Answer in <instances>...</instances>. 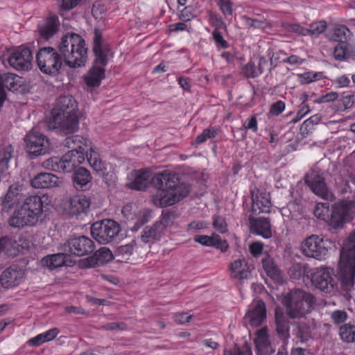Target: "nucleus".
I'll return each instance as SVG.
<instances>
[{
	"label": "nucleus",
	"instance_id": "nucleus-48",
	"mask_svg": "<svg viewBox=\"0 0 355 355\" xmlns=\"http://www.w3.org/2000/svg\"><path fill=\"white\" fill-rule=\"evenodd\" d=\"M327 28V23L324 21H320L313 23L308 31L307 35L318 36L321 34Z\"/></svg>",
	"mask_w": 355,
	"mask_h": 355
},
{
	"label": "nucleus",
	"instance_id": "nucleus-58",
	"mask_svg": "<svg viewBox=\"0 0 355 355\" xmlns=\"http://www.w3.org/2000/svg\"><path fill=\"white\" fill-rule=\"evenodd\" d=\"M212 247L220 249L223 252H225L227 250L229 245L225 240H223L219 235L216 234Z\"/></svg>",
	"mask_w": 355,
	"mask_h": 355
},
{
	"label": "nucleus",
	"instance_id": "nucleus-15",
	"mask_svg": "<svg viewBox=\"0 0 355 355\" xmlns=\"http://www.w3.org/2000/svg\"><path fill=\"white\" fill-rule=\"evenodd\" d=\"M250 193L252 211L254 214L258 215L261 213H269L270 211L271 202L268 192L255 188L250 191Z\"/></svg>",
	"mask_w": 355,
	"mask_h": 355
},
{
	"label": "nucleus",
	"instance_id": "nucleus-28",
	"mask_svg": "<svg viewBox=\"0 0 355 355\" xmlns=\"http://www.w3.org/2000/svg\"><path fill=\"white\" fill-rule=\"evenodd\" d=\"M58 17L53 16L49 17L43 24L38 25V31L40 37L44 40H49L58 31Z\"/></svg>",
	"mask_w": 355,
	"mask_h": 355
},
{
	"label": "nucleus",
	"instance_id": "nucleus-5",
	"mask_svg": "<svg viewBox=\"0 0 355 355\" xmlns=\"http://www.w3.org/2000/svg\"><path fill=\"white\" fill-rule=\"evenodd\" d=\"M338 268V275L343 286H352L355 277V230L343 243L340 254Z\"/></svg>",
	"mask_w": 355,
	"mask_h": 355
},
{
	"label": "nucleus",
	"instance_id": "nucleus-25",
	"mask_svg": "<svg viewBox=\"0 0 355 355\" xmlns=\"http://www.w3.org/2000/svg\"><path fill=\"white\" fill-rule=\"evenodd\" d=\"M254 343L258 355H271L275 352L269 341L266 328H262L257 331Z\"/></svg>",
	"mask_w": 355,
	"mask_h": 355
},
{
	"label": "nucleus",
	"instance_id": "nucleus-60",
	"mask_svg": "<svg viewBox=\"0 0 355 355\" xmlns=\"http://www.w3.org/2000/svg\"><path fill=\"white\" fill-rule=\"evenodd\" d=\"M285 109V103L282 101H278L273 103L270 110V112L275 116L279 115Z\"/></svg>",
	"mask_w": 355,
	"mask_h": 355
},
{
	"label": "nucleus",
	"instance_id": "nucleus-18",
	"mask_svg": "<svg viewBox=\"0 0 355 355\" xmlns=\"http://www.w3.org/2000/svg\"><path fill=\"white\" fill-rule=\"evenodd\" d=\"M306 184L318 196L325 199L328 198L329 193L324 178L318 172L310 171L305 179Z\"/></svg>",
	"mask_w": 355,
	"mask_h": 355
},
{
	"label": "nucleus",
	"instance_id": "nucleus-38",
	"mask_svg": "<svg viewBox=\"0 0 355 355\" xmlns=\"http://www.w3.org/2000/svg\"><path fill=\"white\" fill-rule=\"evenodd\" d=\"M19 77L14 73H7L0 76V86L9 91H16L19 86Z\"/></svg>",
	"mask_w": 355,
	"mask_h": 355
},
{
	"label": "nucleus",
	"instance_id": "nucleus-7",
	"mask_svg": "<svg viewBox=\"0 0 355 355\" xmlns=\"http://www.w3.org/2000/svg\"><path fill=\"white\" fill-rule=\"evenodd\" d=\"M63 58L53 47L40 49L36 54V62L42 72L49 75H55L62 65Z\"/></svg>",
	"mask_w": 355,
	"mask_h": 355
},
{
	"label": "nucleus",
	"instance_id": "nucleus-54",
	"mask_svg": "<svg viewBox=\"0 0 355 355\" xmlns=\"http://www.w3.org/2000/svg\"><path fill=\"white\" fill-rule=\"evenodd\" d=\"M213 226L220 233H225L227 230L225 219L219 216H214Z\"/></svg>",
	"mask_w": 355,
	"mask_h": 355
},
{
	"label": "nucleus",
	"instance_id": "nucleus-34",
	"mask_svg": "<svg viewBox=\"0 0 355 355\" xmlns=\"http://www.w3.org/2000/svg\"><path fill=\"white\" fill-rule=\"evenodd\" d=\"M87 154V161L92 168L99 175H103L105 180L107 182L109 173L105 174L106 164L103 162L97 152L91 150L89 154Z\"/></svg>",
	"mask_w": 355,
	"mask_h": 355
},
{
	"label": "nucleus",
	"instance_id": "nucleus-8",
	"mask_svg": "<svg viewBox=\"0 0 355 355\" xmlns=\"http://www.w3.org/2000/svg\"><path fill=\"white\" fill-rule=\"evenodd\" d=\"M120 232V225L112 219L95 222L91 227V234L93 238L101 244L112 242Z\"/></svg>",
	"mask_w": 355,
	"mask_h": 355
},
{
	"label": "nucleus",
	"instance_id": "nucleus-59",
	"mask_svg": "<svg viewBox=\"0 0 355 355\" xmlns=\"http://www.w3.org/2000/svg\"><path fill=\"white\" fill-rule=\"evenodd\" d=\"M126 324L124 322H110L103 326V329L107 331L124 330L126 329Z\"/></svg>",
	"mask_w": 355,
	"mask_h": 355
},
{
	"label": "nucleus",
	"instance_id": "nucleus-1",
	"mask_svg": "<svg viewBox=\"0 0 355 355\" xmlns=\"http://www.w3.org/2000/svg\"><path fill=\"white\" fill-rule=\"evenodd\" d=\"M77 107V103L72 96H60L48 121V128L55 130L61 135L76 132L79 129Z\"/></svg>",
	"mask_w": 355,
	"mask_h": 355
},
{
	"label": "nucleus",
	"instance_id": "nucleus-64",
	"mask_svg": "<svg viewBox=\"0 0 355 355\" xmlns=\"http://www.w3.org/2000/svg\"><path fill=\"white\" fill-rule=\"evenodd\" d=\"M338 97V94L336 92H329L325 95L322 96L318 99L316 100V103H328L331 102L336 100Z\"/></svg>",
	"mask_w": 355,
	"mask_h": 355
},
{
	"label": "nucleus",
	"instance_id": "nucleus-23",
	"mask_svg": "<svg viewBox=\"0 0 355 355\" xmlns=\"http://www.w3.org/2000/svg\"><path fill=\"white\" fill-rule=\"evenodd\" d=\"M276 332L279 338L282 340L283 344L288 345L290 334V322L288 318L279 311H275V315Z\"/></svg>",
	"mask_w": 355,
	"mask_h": 355
},
{
	"label": "nucleus",
	"instance_id": "nucleus-30",
	"mask_svg": "<svg viewBox=\"0 0 355 355\" xmlns=\"http://www.w3.org/2000/svg\"><path fill=\"white\" fill-rule=\"evenodd\" d=\"M156 222L152 226L146 227L141 235V240L145 243L160 240L165 234L163 232V226Z\"/></svg>",
	"mask_w": 355,
	"mask_h": 355
},
{
	"label": "nucleus",
	"instance_id": "nucleus-19",
	"mask_svg": "<svg viewBox=\"0 0 355 355\" xmlns=\"http://www.w3.org/2000/svg\"><path fill=\"white\" fill-rule=\"evenodd\" d=\"M93 51L96 56V62L103 67L107 64V57L110 53L109 47L103 43L102 35L97 29L94 31Z\"/></svg>",
	"mask_w": 355,
	"mask_h": 355
},
{
	"label": "nucleus",
	"instance_id": "nucleus-62",
	"mask_svg": "<svg viewBox=\"0 0 355 355\" xmlns=\"http://www.w3.org/2000/svg\"><path fill=\"white\" fill-rule=\"evenodd\" d=\"M291 276L295 279H299L304 273V268L301 264H295L290 270Z\"/></svg>",
	"mask_w": 355,
	"mask_h": 355
},
{
	"label": "nucleus",
	"instance_id": "nucleus-16",
	"mask_svg": "<svg viewBox=\"0 0 355 355\" xmlns=\"http://www.w3.org/2000/svg\"><path fill=\"white\" fill-rule=\"evenodd\" d=\"M266 318V307L263 301L258 300L252 304L243 320L252 327L261 325Z\"/></svg>",
	"mask_w": 355,
	"mask_h": 355
},
{
	"label": "nucleus",
	"instance_id": "nucleus-49",
	"mask_svg": "<svg viewBox=\"0 0 355 355\" xmlns=\"http://www.w3.org/2000/svg\"><path fill=\"white\" fill-rule=\"evenodd\" d=\"M216 134L217 131L214 128L205 129L200 135L197 136L195 142L196 144H202L208 139L214 138Z\"/></svg>",
	"mask_w": 355,
	"mask_h": 355
},
{
	"label": "nucleus",
	"instance_id": "nucleus-43",
	"mask_svg": "<svg viewBox=\"0 0 355 355\" xmlns=\"http://www.w3.org/2000/svg\"><path fill=\"white\" fill-rule=\"evenodd\" d=\"M333 33L334 40L344 43L349 34V30L345 25H338L334 28Z\"/></svg>",
	"mask_w": 355,
	"mask_h": 355
},
{
	"label": "nucleus",
	"instance_id": "nucleus-46",
	"mask_svg": "<svg viewBox=\"0 0 355 355\" xmlns=\"http://www.w3.org/2000/svg\"><path fill=\"white\" fill-rule=\"evenodd\" d=\"M176 218L175 212L170 211L165 214H162V218L159 220L156 221L157 223H159L163 226V232L165 233L166 229L173 225Z\"/></svg>",
	"mask_w": 355,
	"mask_h": 355
},
{
	"label": "nucleus",
	"instance_id": "nucleus-57",
	"mask_svg": "<svg viewBox=\"0 0 355 355\" xmlns=\"http://www.w3.org/2000/svg\"><path fill=\"white\" fill-rule=\"evenodd\" d=\"M284 27L290 32L296 33L302 35H307L308 31L306 28H304L297 24H287Z\"/></svg>",
	"mask_w": 355,
	"mask_h": 355
},
{
	"label": "nucleus",
	"instance_id": "nucleus-2",
	"mask_svg": "<svg viewBox=\"0 0 355 355\" xmlns=\"http://www.w3.org/2000/svg\"><path fill=\"white\" fill-rule=\"evenodd\" d=\"M151 184L157 189L154 196L155 202L162 207L180 201L190 191L187 184L180 182L175 173L166 171L156 174L151 179Z\"/></svg>",
	"mask_w": 355,
	"mask_h": 355
},
{
	"label": "nucleus",
	"instance_id": "nucleus-55",
	"mask_svg": "<svg viewBox=\"0 0 355 355\" xmlns=\"http://www.w3.org/2000/svg\"><path fill=\"white\" fill-rule=\"evenodd\" d=\"M347 318V314L345 311L336 310L331 314V318L335 324H340L344 322Z\"/></svg>",
	"mask_w": 355,
	"mask_h": 355
},
{
	"label": "nucleus",
	"instance_id": "nucleus-37",
	"mask_svg": "<svg viewBox=\"0 0 355 355\" xmlns=\"http://www.w3.org/2000/svg\"><path fill=\"white\" fill-rule=\"evenodd\" d=\"M105 78V69L94 66L90 69L89 75L85 77L87 85L92 87H98L101 80Z\"/></svg>",
	"mask_w": 355,
	"mask_h": 355
},
{
	"label": "nucleus",
	"instance_id": "nucleus-44",
	"mask_svg": "<svg viewBox=\"0 0 355 355\" xmlns=\"http://www.w3.org/2000/svg\"><path fill=\"white\" fill-rule=\"evenodd\" d=\"M42 166L47 169L55 172H62L61 158L53 157L42 162Z\"/></svg>",
	"mask_w": 355,
	"mask_h": 355
},
{
	"label": "nucleus",
	"instance_id": "nucleus-63",
	"mask_svg": "<svg viewBox=\"0 0 355 355\" xmlns=\"http://www.w3.org/2000/svg\"><path fill=\"white\" fill-rule=\"evenodd\" d=\"M250 251L254 257H257L262 253L263 244L260 242H254L250 245Z\"/></svg>",
	"mask_w": 355,
	"mask_h": 355
},
{
	"label": "nucleus",
	"instance_id": "nucleus-36",
	"mask_svg": "<svg viewBox=\"0 0 355 355\" xmlns=\"http://www.w3.org/2000/svg\"><path fill=\"white\" fill-rule=\"evenodd\" d=\"M293 334L301 343H305L311 338V327L305 322H295Z\"/></svg>",
	"mask_w": 355,
	"mask_h": 355
},
{
	"label": "nucleus",
	"instance_id": "nucleus-4",
	"mask_svg": "<svg viewBox=\"0 0 355 355\" xmlns=\"http://www.w3.org/2000/svg\"><path fill=\"white\" fill-rule=\"evenodd\" d=\"M58 49L63 60L69 67H80L85 64L87 48L84 39L78 34L71 33L64 35Z\"/></svg>",
	"mask_w": 355,
	"mask_h": 355
},
{
	"label": "nucleus",
	"instance_id": "nucleus-42",
	"mask_svg": "<svg viewBox=\"0 0 355 355\" xmlns=\"http://www.w3.org/2000/svg\"><path fill=\"white\" fill-rule=\"evenodd\" d=\"M135 245L136 242L133 240L128 244L118 247L115 252L116 257L120 258L118 261H123V260L129 259Z\"/></svg>",
	"mask_w": 355,
	"mask_h": 355
},
{
	"label": "nucleus",
	"instance_id": "nucleus-12",
	"mask_svg": "<svg viewBox=\"0 0 355 355\" xmlns=\"http://www.w3.org/2000/svg\"><path fill=\"white\" fill-rule=\"evenodd\" d=\"M27 152L32 155L38 156L49 152V139L35 129L29 132L24 139Z\"/></svg>",
	"mask_w": 355,
	"mask_h": 355
},
{
	"label": "nucleus",
	"instance_id": "nucleus-24",
	"mask_svg": "<svg viewBox=\"0 0 355 355\" xmlns=\"http://www.w3.org/2000/svg\"><path fill=\"white\" fill-rule=\"evenodd\" d=\"M59 178L50 173H40L31 180V184L36 189H48L58 185Z\"/></svg>",
	"mask_w": 355,
	"mask_h": 355
},
{
	"label": "nucleus",
	"instance_id": "nucleus-3",
	"mask_svg": "<svg viewBox=\"0 0 355 355\" xmlns=\"http://www.w3.org/2000/svg\"><path fill=\"white\" fill-rule=\"evenodd\" d=\"M44 200L37 195L26 197L20 208L14 211L8 219L11 227L22 228L24 226L35 225L42 216Z\"/></svg>",
	"mask_w": 355,
	"mask_h": 355
},
{
	"label": "nucleus",
	"instance_id": "nucleus-17",
	"mask_svg": "<svg viewBox=\"0 0 355 355\" xmlns=\"http://www.w3.org/2000/svg\"><path fill=\"white\" fill-rule=\"evenodd\" d=\"M23 277V270L17 265H12L1 272L0 283L3 288H10L17 286Z\"/></svg>",
	"mask_w": 355,
	"mask_h": 355
},
{
	"label": "nucleus",
	"instance_id": "nucleus-61",
	"mask_svg": "<svg viewBox=\"0 0 355 355\" xmlns=\"http://www.w3.org/2000/svg\"><path fill=\"white\" fill-rule=\"evenodd\" d=\"M245 129L252 130L254 132L257 131V120L255 116H252L243 123Z\"/></svg>",
	"mask_w": 355,
	"mask_h": 355
},
{
	"label": "nucleus",
	"instance_id": "nucleus-11",
	"mask_svg": "<svg viewBox=\"0 0 355 355\" xmlns=\"http://www.w3.org/2000/svg\"><path fill=\"white\" fill-rule=\"evenodd\" d=\"M354 212L355 202L353 200H345L336 204L332 207L329 226L334 230L343 227L345 223L352 219Z\"/></svg>",
	"mask_w": 355,
	"mask_h": 355
},
{
	"label": "nucleus",
	"instance_id": "nucleus-56",
	"mask_svg": "<svg viewBox=\"0 0 355 355\" xmlns=\"http://www.w3.org/2000/svg\"><path fill=\"white\" fill-rule=\"evenodd\" d=\"M214 40L218 47L227 49L228 47L227 42L223 38L220 31L215 29L212 33Z\"/></svg>",
	"mask_w": 355,
	"mask_h": 355
},
{
	"label": "nucleus",
	"instance_id": "nucleus-32",
	"mask_svg": "<svg viewBox=\"0 0 355 355\" xmlns=\"http://www.w3.org/2000/svg\"><path fill=\"white\" fill-rule=\"evenodd\" d=\"M73 183L77 189L84 190L90 183L92 176L90 172L83 167H78L73 173Z\"/></svg>",
	"mask_w": 355,
	"mask_h": 355
},
{
	"label": "nucleus",
	"instance_id": "nucleus-40",
	"mask_svg": "<svg viewBox=\"0 0 355 355\" xmlns=\"http://www.w3.org/2000/svg\"><path fill=\"white\" fill-rule=\"evenodd\" d=\"M339 335L343 341L355 343V325L345 324L340 327Z\"/></svg>",
	"mask_w": 355,
	"mask_h": 355
},
{
	"label": "nucleus",
	"instance_id": "nucleus-51",
	"mask_svg": "<svg viewBox=\"0 0 355 355\" xmlns=\"http://www.w3.org/2000/svg\"><path fill=\"white\" fill-rule=\"evenodd\" d=\"M246 26L253 28L263 29L266 27L267 24L265 21L257 19H252L248 17H243Z\"/></svg>",
	"mask_w": 355,
	"mask_h": 355
},
{
	"label": "nucleus",
	"instance_id": "nucleus-26",
	"mask_svg": "<svg viewBox=\"0 0 355 355\" xmlns=\"http://www.w3.org/2000/svg\"><path fill=\"white\" fill-rule=\"evenodd\" d=\"M90 205L89 200L84 196H74L68 202L67 209L71 216L85 213Z\"/></svg>",
	"mask_w": 355,
	"mask_h": 355
},
{
	"label": "nucleus",
	"instance_id": "nucleus-27",
	"mask_svg": "<svg viewBox=\"0 0 355 355\" xmlns=\"http://www.w3.org/2000/svg\"><path fill=\"white\" fill-rule=\"evenodd\" d=\"M71 134L65 135L67 138L62 142V145L68 148L76 150L77 153L83 152L85 156L87 153V147L89 145V141L80 135H72Z\"/></svg>",
	"mask_w": 355,
	"mask_h": 355
},
{
	"label": "nucleus",
	"instance_id": "nucleus-6",
	"mask_svg": "<svg viewBox=\"0 0 355 355\" xmlns=\"http://www.w3.org/2000/svg\"><path fill=\"white\" fill-rule=\"evenodd\" d=\"M282 303L286 308V313L290 318H299L311 311L314 297L301 289H294L284 297Z\"/></svg>",
	"mask_w": 355,
	"mask_h": 355
},
{
	"label": "nucleus",
	"instance_id": "nucleus-35",
	"mask_svg": "<svg viewBox=\"0 0 355 355\" xmlns=\"http://www.w3.org/2000/svg\"><path fill=\"white\" fill-rule=\"evenodd\" d=\"M67 256H69V254L65 252L48 255L42 259V263L43 266L52 270L65 264Z\"/></svg>",
	"mask_w": 355,
	"mask_h": 355
},
{
	"label": "nucleus",
	"instance_id": "nucleus-31",
	"mask_svg": "<svg viewBox=\"0 0 355 355\" xmlns=\"http://www.w3.org/2000/svg\"><path fill=\"white\" fill-rule=\"evenodd\" d=\"M22 194L17 189H12L10 188L2 200L1 211L8 213L19 203Z\"/></svg>",
	"mask_w": 355,
	"mask_h": 355
},
{
	"label": "nucleus",
	"instance_id": "nucleus-47",
	"mask_svg": "<svg viewBox=\"0 0 355 355\" xmlns=\"http://www.w3.org/2000/svg\"><path fill=\"white\" fill-rule=\"evenodd\" d=\"M334 55L336 60L340 61L350 58V54L348 52L345 43L339 44L334 48Z\"/></svg>",
	"mask_w": 355,
	"mask_h": 355
},
{
	"label": "nucleus",
	"instance_id": "nucleus-9",
	"mask_svg": "<svg viewBox=\"0 0 355 355\" xmlns=\"http://www.w3.org/2000/svg\"><path fill=\"white\" fill-rule=\"evenodd\" d=\"M330 245L327 239L313 234L302 242L300 249L304 256L322 260L327 255Z\"/></svg>",
	"mask_w": 355,
	"mask_h": 355
},
{
	"label": "nucleus",
	"instance_id": "nucleus-50",
	"mask_svg": "<svg viewBox=\"0 0 355 355\" xmlns=\"http://www.w3.org/2000/svg\"><path fill=\"white\" fill-rule=\"evenodd\" d=\"M216 3L220 8L221 12L225 16H231L232 15V3L230 0H216Z\"/></svg>",
	"mask_w": 355,
	"mask_h": 355
},
{
	"label": "nucleus",
	"instance_id": "nucleus-14",
	"mask_svg": "<svg viewBox=\"0 0 355 355\" xmlns=\"http://www.w3.org/2000/svg\"><path fill=\"white\" fill-rule=\"evenodd\" d=\"M33 59L31 49L21 46L10 55L8 62L11 67L17 70H28L31 67Z\"/></svg>",
	"mask_w": 355,
	"mask_h": 355
},
{
	"label": "nucleus",
	"instance_id": "nucleus-10",
	"mask_svg": "<svg viewBox=\"0 0 355 355\" xmlns=\"http://www.w3.org/2000/svg\"><path fill=\"white\" fill-rule=\"evenodd\" d=\"M330 268H318L311 273V283L324 294H333L337 289V282Z\"/></svg>",
	"mask_w": 355,
	"mask_h": 355
},
{
	"label": "nucleus",
	"instance_id": "nucleus-29",
	"mask_svg": "<svg viewBox=\"0 0 355 355\" xmlns=\"http://www.w3.org/2000/svg\"><path fill=\"white\" fill-rule=\"evenodd\" d=\"M230 269L234 278L243 279L250 277V267L245 259L235 260L230 264Z\"/></svg>",
	"mask_w": 355,
	"mask_h": 355
},
{
	"label": "nucleus",
	"instance_id": "nucleus-33",
	"mask_svg": "<svg viewBox=\"0 0 355 355\" xmlns=\"http://www.w3.org/2000/svg\"><path fill=\"white\" fill-rule=\"evenodd\" d=\"M132 180L129 183L130 188L142 190L148 184L150 173L148 171H135L132 173Z\"/></svg>",
	"mask_w": 355,
	"mask_h": 355
},
{
	"label": "nucleus",
	"instance_id": "nucleus-21",
	"mask_svg": "<svg viewBox=\"0 0 355 355\" xmlns=\"http://www.w3.org/2000/svg\"><path fill=\"white\" fill-rule=\"evenodd\" d=\"M114 259L112 251L105 247H102L96 250L92 256H90L83 261L86 267L92 268L107 263Z\"/></svg>",
	"mask_w": 355,
	"mask_h": 355
},
{
	"label": "nucleus",
	"instance_id": "nucleus-22",
	"mask_svg": "<svg viewBox=\"0 0 355 355\" xmlns=\"http://www.w3.org/2000/svg\"><path fill=\"white\" fill-rule=\"evenodd\" d=\"M249 221L251 231L253 233L260 235L265 239L271 237V225L268 218L250 216Z\"/></svg>",
	"mask_w": 355,
	"mask_h": 355
},
{
	"label": "nucleus",
	"instance_id": "nucleus-41",
	"mask_svg": "<svg viewBox=\"0 0 355 355\" xmlns=\"http://www.w3.org/2000/svg\"><path fill=\"white\" fill-rule=\"evenodd\" d=\"M263 268L266 274L275 279L279 275V272L277 266L274 264L272 259L266 254L261 260Z\"/></svg>",
	"mask_w": 355,
	"mask_h": 355
},
{
	"label": "nucleus",
	"instance_id": "nucleus-53",
	"mask_svg": "<svg viewBox=\"0 0 355 355\" xmlns=\"http://www.w3.org/2000/svg\"><path fill=\"white\" fill-rule=\"evenodd\" d=\"M216 234H213L211 236L207 235H196L194 236L193 240L204 245V246H211L213 245V241H214Z\"/></svg>",
	"mask_w": 355,
	"mask_h": 355
},
{
	"label": "nucleus",
	"instance_id": "nucleus-45",
	"mask_svg": "<svg viewBox=\"0 0 355 355\" xmlns=\"http://www.w3.org/2000/svg\"><path fill=\"white\" fill-rule=\"evenodd\" d=\"M223 355H252L251 348L245 345L239 347L237 345L232 348L225 349Z\"/></svg>",
	"mask_w": 355,
	"mask_h": 355
},
{
	"label": "nucleus",
	"instance_id": "nucleus-39",
	"mask_svg": "<svg viewBox=\"0 0 355 355\" xmlns=\"http://www.w3.org/2000/svg\"><path fill=\"white\" fill-rule=\"evenodd\" d=\"M13 147L8 144L0 147V168L4 171L8 169V163L12 157Z\"/></svg>",
	"mask_w": 355,
	"mask_h": 355
},
{
	"label": "nucleus",
	"instance_id": "nucleus-13",
	"mask_svg": "<svg viewBox=\"0 0 355 355\" xmlns=\"http://www.w3.org/2000/svg\"><path fill=\"white\" fill-rule=\"evenodd\" d=\"M94 250V243L85 236L69 239L64 245V251L78 257L85 256Z\"/></svg>",
	"mask_w": 355,
	"mask_h": 355
},
{
	"label": "nucleus",
	"instance_id": "nucleus-20",
	"mask_svg": "<svg viewBox=\"0 0 355 355\" xmlns=\"http://www.w3.org/2000/svg\"><path fill=\"white\" fill-rule=\"evenodd\" d=\"M85 161L83 152L77 153L71 150L61 157L62 172L71 173L76 170L79 165Z\"/></svg>",
	"mask_w": 355,
	"mask_h": 355
},
{
	"label": "nucleus",
	"instance_id": "nucleus-52",
	"mask_svg": "<svg viewBox=\"0 0 355 355\" xmlns=\"http://www.w3.org/2000/svg\"><path fill=\"white\" fill-rule=\"evenodd\" d=\"M243 73L247 78H256L259 76L255 64L252 61L243 67Z\"/></svg>",
	"mask_w": 355,
	"mask_h": 355
}]
</instances>
